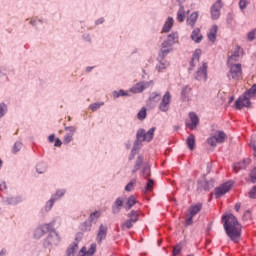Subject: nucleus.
I'll use <instances>...</instances> for the list:
<instances>
[{
  "label": "nucleus",
  "instance_id": "nucleus-16",
  "mask_svg": "<svg viewBox=\"0 0 256 256\" xmlns=\"http://www.w3.org/2000/svg\"><path fill=\"white\" fill-rule=\"evenodd\" d=\"M53 227H55V220L48 224H43L36 230V233H41V235H45V233H53V231H55Z\"/></svg>",
  "mask_w": 256,
  "mask_h": 256
},
{
  "label": "nucleus",
  "instance_id": "nucleus-29",
  "mask_svg": "<svg viewBox=\"0 0 256 256\" xmlns=\"http://www.w3.org/2000/svg\"><path fill=\"white\" fill-rule=\"evenodd\" d=\"M190 93H191V87L184 86L182 88L181 97H182L183 101H189Z\"/></svg>",
  "mask_w": 256,
  "mask_h": 256
},
{
  "label": "nucleus",
  "instance_id": "nucleus-47",
  "mask_svg": "<svg viewBox=\"0 0 256 256\" xmlns=\"http://www.w3.org/2000/svg\"><path fill=\"white\" fill-rule=\"evenodd\" d=\"M167 67H169V62H160V64L156 66V69L163 71V69H167Z\"/></svg>",
  "mask_w": 256,
  "mask_h": 256
},
{
  "label": "nucleus",
  "instance_id": "nucleus-25",
  "mask_svg": "<svg viewBox=\"0 0 256 256\" xmlns=\"http://www.w3.org/2000/svg\"><path fill=\"white\" fill-rule=\"evenodd\" d=\"M216 139V143H225V139L227 135L223 131H216L214 135H212Z\"/></svg>",
  "mask_w": 256,
  "mask_h": 256
},
{
  "label": "nucleus",
  "instance_id": "nucleus-2",
  "mask_svg": "<svg viewBox=\"0 0 256 256\" xmlns=\"http://www.w3.org/2000/svg\"><path fill=\"white\" fill-rule=\"evenodd\" d=\"M179 41V34L176 32H172L170 35H168L167 40L162 43V48L159 52V58L161 61L171 53L173 45Z\"/></svg>",
  "mask_w": 256,
  "mask_h": 256
},
{
  "label": "nucleus",
  "instance_id": "nucleus-1",
  "mask_svg": "<svg viewBox=\"0 0 256 256\" xmlns=\"http://www.w3.org/2000/svg\"><path fill=\"white\" fill-rule=\"evenodd\" d=\"M223 227L226 231V235L233 241V243H239L241 241V229L239 220L233 214H227L222 216Z\"/></svg>",
  "mask_w": 256,
  "mask_h": 256
},
{
  "label": "nucleus",
  "instance_id": "nucleus-62",
  "mask_svg": "<svg viewBox=\"0 0 256 256\" xmlns=\"http://www.w3.org/2000/svg\"><path fill=\"white\" fill-rule=\"evenodd\" d=\"M104 22H105V19L100 18V19L96 20V25H101V23H104Z\"/></svg>",
  "mask_w": 256,
  "mask_h": 256
},
{
  "label": "nucleus",
  "instance_id": "nucleus-64",
  "mask_svg": "<svg viewBox=\"0 0 256 256\" xmlns=\"http://www.w3.org/2000/svg\"><path fill=\"white\" fill-rule=\"evenodd\" d=\"M7 253V250H5V249H2L1 250V252H0V256H3V255H5Z\"/></svg>",
  "mask_w": 256,
  "mask_h": 256
},
{
  "label": "nucleus",
  "instance_id": "nucleus-5",
  "mask_svg": "<svg viewBox=\"0 0 256 256\" xmlns=\"http://www.w3.org/2000/svg\"><path fill=\"white\" fill-rule=\"evenodd\" d=\"M59 243H61V237L56 231H52L44 240L43 246L46 249H51V247H55V245H59Z\"/></svg>",
  "mask_w": 256,
  "mask_h": 256
},
{
  "label": "nucleus",
  "instance_id": "nucleus-19",
  "mask_svg": "<svg viewBox=\"0 0 256 256\" xmlns=\"http://www.w3.org/2000/svg\"><path fill=\"white\" fill-rule=\"evenodd\" d=\"M251 164V159H245L233 165V171L238 173L240 169H247V165Z\"/></svg>",
  "mask_w": 256,
  "mask_h": 256
},
{
  "label": "nucleus",
  "instance_id": "nucleus-49",
  "mask_svg": "<svg viewBox=\"0 0 256 256\" xmlns=\"http://www.w3.org/2000/svg\"><path fill=\"white\" fill-rule=\"evenodd\" d=\"M187 218H186V221H185V225L186 227H189V225H193V217L194 216H191V214H186Z\"/></svg>",
  "mask_w": 256,
  "mask_h": 256
},
{
  "label": "nucleus",
  "instance_id": "nucleus-34",
  "mask_svg": "<svg viewBox=\"0 0 256 256\" xmlns=\"http://www.w3.org/2000/svg\"><path fill=\"white\" fill-rule=\"evenodd\" d=\"M141 165H143V156L138 157V160L136 161V164L134 166V169L132 170V173H137V171L141 169Z\"/></svg>",
  "mask_w": 256,
  "mask_h": 256
},
{
  "label": "nucleus",
  "instance_id": "nucleus-53",
  "mask_svg": "<svg viewBox=\"0 0 256 256\" xmlns=\"http://www.w3.org/2000/svg\"><path fill=\"white\" fill-rule=\"evenodd\" d=\"M250 179L252 183H256V167L250 172Z\"/></svg>",
  "mask_w": 256,
  "mask_h": 256
},
{
  "label": "nucleus",
  "instance_id": "nucleus-6",
  "mask_svg": "<svg viewBox=\"0 0 256 256\" xmlns=\"http://www.w3.org/2000/svg\"><path fill=\"white\" fill-rule=\"evenodd\" d=\"M236 109H243V107H251V96L246 92L235 101Z\"/></svg>",
  "mask_w": 256,
  "mask_h": 256
},
{
  "label": "nucleus",
  "instance_id": "nucleus-48",
  "mask_svg": "<svg viewBox=\"0 0 256 256\" xmlns=\"http://www.w3.org/2000/svg\"><path fill=\"white\" fill-rule=\"evenodd\" d=\"M72 141H73V134H67L66 136H64V140H63L64 145H69V143Z\"/></svg>",
  "mask_w": 256,
  "mask_h": 256
},
{
  "label": "nucleus",
  "instance_id": "nucleus-13",
  "mask_svg": "<svg viewBox=\"0 0 256 256\" xmlns=\"http://www.w3.org/2000/svg\"><path fill=\"white\" fill-rule=\"evenodd\" d=\"M107 231H108V228L106 225L101 224L99 226V230L96 236V241L99 245H101V243H103V241L107 239Z\"/></svg>",
  "mask_w": 256,
  "mask_h": 256
},
{
  "label": "nucleus",
  "instance_id": "nucleus-32",
  "mask_svg": "<svg viewBox=\"0 0 256 256\" xmlns=\"http://www.w3.org/2000/svg\"><path fill=\"white\" fill-rule=\"evenodd\" d=\"M177 21L183 23L185 21V8L183 5H180L179 10L177 12Z\"/></svg>",
  "mask_w": 256,
  "mask_h": 256
},
{
  "label": "nucleus",
  "instance_id": "nucleus-9",
  "mask_svg": "<svg viewBox=\"0 0 256 256\" xmlns=\"http://www.w3.org/2000/svg\"><path fill=\"white\" fill-rule=\"evenodd\" d=\"M231 187H233V183L226 182V183L222 184L220 187L215 188L216 199L223 197V195H225V193H229V191H231Z\"/></svg>",
  "mask_w": 256,
  "mask_h": 256
},
{
  "label": "nucleus",
  "instance_id": "nucleus-61",
  "mask_svg": "<svg viewBox=\"0 0 256 256\" xmlns=\"http://www.w3.org/2000/svg\"><path fill=\"white\" fill-rule=\"evenodd\" d=\"M48 141L50 143H53V141H55V134H51L49 137H48Z\"/></svg>",
  "mask_w": 256,
  "mask_h": 256
},
{
  "label": "nucleus",
  "instance_id": "nucleus-27",
  "mask_svg": "<svg viewBox=\"0 0 256 256\" xmlns=\"http://www.w3.org/2000/svg\"><path fill=\"white\" fill-rule=\"evenodd\" d=\"M79 249V245L77 243H72L67 251H66V255L67 256H75V253H77V250Z\"/></svg>",
  "mask_w": 256,
  "mask_h": 256
},
{
  "label": "nucleus",
  "instance_id": "nucleus-35",
  "mask_svg": "<svg viewBox=\"0 0 256 256\" xmlns=\"http://www.w3.org/2000/svg\"><path fill=\"white\" fill-rule=\"evenodd\" d=\"M100 217H101L100 211L93 212L89 216V221H91L92 223H95L97 222V219H99Z\"/></svg>",
  "mask_w": 256,
  "mask_h": 256
},
{
  "label": "nucleus",
  "instance_id": "nucleus-17",
  "mask_svg": "<svg viewBox=\"0 0 256 256\" xmlns=\"http://www.w3.org/2000/svg\"><path fill=\"white\" fill-rule=\"evenodd\" d=\"M123 203H125V198L123 197H118L114 204L112 205V213L114 215H117V213L121 212V208L123 207Z\"/></svg>",
  "mask_w": 256,
  "mask_h": 256
},
{
  "label": "nucleus",
  "instance_id": "nucleus-44",
  "mask_svg": "<svg viewBox=\"0 0 256 256\" xmlns=\"http://www.w3.org/2000/svg\"><path fill=\"white\" fill-rule=\"evenodd\" d=\"M207 143L208 145H210L211 147H217V140L215 139V137L212 135L207 139Z\"/></svg>",
  "mask_w": 256,
  "mask_h": 256
},
{
  "label": "nucleus",
  "instance_id": "nucleus-11",
  "mask_svg": "<svg viewBox=\"0 0 256 256\" xmlns=\"http://www.w3.org/2000/svg\"><path fill=\"white\" fill-rule=\"evenodd\" d=\"M153 85V81L150 82H138L136 85H134L130 91L131 93H143L145 89H149Z\"/></svg>",
  "mask_w": 256,
  "mask_h": 256
},
{
  "label": "nucleus",
  "instance_id": "nucleus-24",
  "mask_svg": "<svg viewBox=\"0 0 256 256\" xmlns=\"http://www.w3.org/2000/svg\"><path fill=\"white\" fill-rule=\"evenodd\" d=\"M173 17H168V19L165 21L164 26L162 28L163 33H169L171 29L173 28Z\"/></svg>",
  "mask_w": 256,
  "mask_h": 256
},
{
  "label": "nucleus",
  "instance_id": "nucleus-15",
  "mask_svg": "<svg viewBox=\"0 0 256 256\" xmlns=\"http://www.w3.org/2000/svg\"><path fill=\"white\" fill-rule=\"evenodd\" d=\"M201 49H196L192 55L191 61H190V67L189 71H193V67H197L199 64V61L201 59Z\"/></svg>",
  "mask_w": 256,
  "mask_h": 256
},
{
  "label": "nucleus",
  "instance_id": "nucleus-63",
  "mask_svg": "<svg viewBox=\"0 0 256 256\" xmlns=\"http://www.w3.org/2000/svg\"><path fill=\"white\" fill-rule=\"evenodd\" d=\"M240 209H241V204L237 203L235 205V211L239 212Z\"/></svg>",
  "mask_w": 256,
  "mask_h": 256
},
{
  "label": "nucleus",
  "instance_id": "nucleus-56",
  "mask_svg": "<svg viewBox=\"0 0 256 256\" xmlns=\"http://www.w3.org/2000/svg\"><path fill=\"white\" fill-rule=\"evenodd\" d=\"M153 190V180L148 179L146 183V191H152Z\"/></svg>",
  "mask_w": 256,
  "mask_h": 256
},
{
  "label": "nucleus",
  "instance_id": "nucleus-8",
  "mask_svg": "<svg viewBox=\"0 0 256 256\" xmlns=\"http://www.w3.org/2000/svg\"><path fill=\"white\" fill-rule=\"evenodd\" d=\"M207 69V63L203 62L202 66H200L194 74V79H196V81H207Z\"/></svg>",
  "mask_w": 256,
  "mask_h": 256
},
{
  "label": "nucleus",
  "instance_id": "nucleus-14",
  "mask_svg": "<svg viewBox=\"0 0 256 256\" xmlns=\"http://www.w3.org/2000/svg\"><path fill=\"white\" fill-rule=\"evenodd\" d=\"M243 53V48L237 46L231 56H229L227 65L235 64V62L239 61L241 54Z\"/></svg>",
  "mask_w": 256,
  "mask_h": 256
},
{
  "label": "nucleus",
  "instance_id": "nucleus-43",
  "mask_svg": "<svg viewBox=\"0 0 256 256\" xmlns=\"http://www.w3.org/2000/svg\"><path fill=\"white\" fill-rule=\"evenodd\" d=\"M103 105H105L104 102L94 103V104L90 105V109H92L93 111H97L98 109H101V107H103Z\"/></svg>",
  "mask_w": 256,
  "mask_h": 256
},
{
  "label": "nucleus",
  "instance_id": "nucleus-3",
  "mask_svg": "<svg viewBox=\"0 0 256 256\" xmlns=\"http://www.w3.org/2000/svg\"><path fill=\"white\" fill-rule=\"evenodd\" d=\"M229 71L227 74L228 79L231 81H239L243 78V68L241 63L238 64H228Z\"/></svg>",
  "mask_w": 256,
  "mask_h": 256
},
{
  "label": "nucleus",
  "instance_id": "nucleus-36",
  "mask_svg": "<svg viewBox=\"0 0 256 256\" xmlns=\"http://www.w3.org/2000/svg\"><path fill=\"white\" fill-rule=\"evenodd\" d=\"M131 227H133V222L129 219L121 224L122 231H127V229H131Z\"/></svg>",
  "mask_w": 256,
  "mask_h": 256
},
{
  "label": "nucleus",
  "instance_id": "nucleus-18",
  "mask_svg": "<svg viewBox=\"0 0 256 256\" xmlns=\"http://www.w3.org/2000/svg\"><path fill=\"white\" fill-rule=\"evenodd\" d=\"M189 117L191 123L186 122V127H189V129H197V126L199 125V117H197V114H195V112H190Z\"/></svg>",
  "mask_w": 256,
  "mask_h": 256
},
{
  "label": "nucleus",
  "instance_id": "nucleus-51",
  "mask_svg": "<svg viewBox=\"0 0 256 256\" xmlns=\"http://www.w3.org/2000/svg\"><path fill=\"white\" fill-rule=\"evenodd\" d=\"M7 113V105L5 103L0 104V118Z\"/></svg>",
  "mask_w": 256,
  "mask_h": 256
},
{
  "label": "nucleus",
  "instance_id": "nucleus-26",
  "mask_svg": "<svg viewBox=\"0 0 256 256\" xmlns=\"http://www.w3.org/2000/svg\"><path fill=\"white\" fill-rule=\"evenodd\" d=\"M197 19H199V13L193 12L188 18H187V24L191 27H195V23H197Z\"/></svg>",
  "mask_w": 256,
  "mask_h": 256
},
{
  "label": "nucleus",
  "instance_id": "nucleus-58",
  "mask_svg": "<svg viewBox=\"0 0 256 256\" xmlns=\"http://www.w3.org/2000/svg\"><path fill=\"white\" fill-rule=\"evenodd\" d=\"M255 39V31L248 33V41H253Z\"/></svg>",
  "mask_w": 256,
  "mask_h": 256
},
{
  "label": "nucleus",
  "instance_id": "nucleus-42",
  "mask_svg": "<svg viewBox=\"0 0 256 256\" xmlns=\"http://www.w3.org/2000/svg\"><path fill=\"white\" fill-rule=\"evenodd\" d=\"M135 183H137V180L133 179L131 180L125 187V191H133V188L135 187Z\"/></svg>",
  "mask_w": 256,
  "mask_h": 256
},
{
  "label": "nucleus",
  "instance_id": "nucleus-28",
  "mask_svg": "<svg viewBox=\"0 0 256 256\" xmlns=\"http://www.w3.org/2000/svg\"><path fill=\"white\" fill-rule=\"evenodd\" d=\"M186 144L188 149H190V151H193V149H195V135H189L186 139Z\"/></svg>",
  "mask_w": 256,
  "mask_h": 256
},
{
  "label": "nucleus",
  "instance_id": "nucleus-31",
  "mask_svg": "<svg viewBox=\"0 0 256 256\" xmlns=\"http://www.w3.org/2000/svg\"><path fill=\"white\" fill-rule=\"evenodd\" d=\"M128 220L137 223L139 221V212L132 210L130 213H128Z\"/></svg>",
  "mask_w": 256,
  "mask_h": 256
},
{
  "label": "nucleus",
  "instance_id": "nucleus-50",
  "mask_svg": "<svg viewBox=\"0 0 256 256\" xmlns=\"http://www.w3.org/2000/svg\"><path fill=\"white\" fill-rule=\"evenodd\" d=\"M45 164L44 163H40L36 166V171L37 173H45Z\"/></svg>",
  "mask_w": 256,
  "mask_h": 256
},
{
  "label": "nucleus",
  "instance_id": "nucleus-12",
  "mask_svg": "<svg viewBox=\"0 0 256 256\" xmlns=\"http://www.w3.org/2000/svg\"><path fill=\"white\" fill-rule=\"evenodd\" d=\"M65 195V190H58L52 197L51 199L46 203L45 209L46 211H51L55 201L58 199H61Z\"/></svg>",
  "mask_w": 256,
  "mask_h": 256
},
{
  "label": "nucleus",
  "instance_id": "nucleus-37",
  "mask_svg": "<svg viewBox=\"0 0 256 256\" xmlns=\"http://www.w3.org/2000/svg\"><path fill=\"white\" fill-rule=\"evenodd\" d=\"M127 95L129 94L127 92H124L123 90H119L118 92L117 91L113 92L114 99H118V97H127Z\"/></svg>",
  "mask_w": 256,
  "mask_h": 256
},
{
  "label": "nucleus",
  "instance_id": "nucleus-57",
  "mask_svg": "<svg viewBox=\"0 0 256 256\" xmlns=\"http://www.w3.org/2000/svg\"><path fill=\"white\" fill-rule=\"evenodd\" d=\"M7 205H17V199L16 198H8L6 200Z\"/></svg>",
  "mask_w": 256,
  "mask_h": 256
},
{
  "label": "nucleus",
  "instance_id": "nucleus-39",
  "mask_svg": "<svg viewBox=\"0 0 256 256\" xmlns=\"http://www.w3.org/2000/svg\"><path fill=\"white\" fill-rule=\"evenodd\" d=\"M21 149H23V143H21L20 141L16 142L13 146V153H19V151H21Z\"/></svg>",
  "mask_w": 256,
  "mask_h": 256
},
{
  "label": "nucleus",
  "instance_id": "nucleus-30",
  "mask_svg": "<svg viewBox=\"0 0 256 256\" xmlns=\"http://www.w3.org/2000/svg\"><path fill=\"white\" fill-rule=\"evenodd\" d=\"M136 203H137V198L134 195L130 196L125 205L126 211H129V209H131V207L136 205Z\"/></svg>",
  "mask_w": 256,
  "mask_h": 256
},
{
  "label": "nucleus",
  "instance_id": "nucleus-20",
  "mask_svg": "<svg viewBox=\"0 0 256 256\" xmlns=\"http://www.w3.org/2000/svg\"><path fill=\"white\" fill-rule=\"evenodd\" d=\"M202 209H203V204L202 203H196V204L189 207L188 215H191L192 217H195V215H197V213H200Z\"/></svg>",
  "mask_w": 256,
  "mask_h": 256
},
{
  "label": "nucleus",
  "instance_id": "nucleus-10",
  "mask_svg": "<svg viewBox=\"0 0 256 256\" xmlns=\"http://www.w3.org/2000/svg\"><path fill=\"white\" fill-rule=\"evenodd\" d=\"M223 7V2L221 1H216L211 9H210V13H211V17L214 20L219 19V17H221V9Z\"/></svg>",
  "mask_w": 256,
  "mask_h": 256
},
{
  "label": "nucleus",
  "instance_id": "nucleus-46",
  "mask_svg": "<svg viewBox=\"0 0 256 256\" xmlns=\"http://www.w3.org/2000/svg\"><path fill=\"white\" fill-rule=\"evenodd\" d=\"M243 221H251V210H246L242 216Z\"/></svg>",
  "mask_w": 256,
  "mask_h": 256
},
{
  "label": "nucleus",
  "instance_id": "nucleus-22",
  "mask_svg": "<svg viewBox=\"0 0 256 256\" xmlns=\"http://www.w3.org/2000/svg\"><path fill=\"white\" fill-rule=\"evenodd\" d=\"M191 39L192 41H195V43H201L203 40V35H201V30L199 28H196L192 31Z\"/></svg>",
  "mask_w": 256,
  "mask_h": 256
},
{
  "label": "nucleus",
  "instance_id": "nucleus-54",
  "mask_svg": "<svg viewBox=\"0 0 256 256\" xmlns=\"http://www.w3.org/2000/svg\"><path fill=\"white\" fill-rule=\"evenodd\" d=\"M250 199H256V186H253L252 189L249 192Z\"/></svg>",
  "mask_w": 256,
  "mask_h": 256
},
{
  "label": "nucleus",
  "instance_id": "nucleus-38",
  "mask_svg": "<svg viewBox=\"0 0 256 256\" xmlns=\"http://www.w3.org/2000/svg\"><path fill=\"white\" fill-rule=\"evenodd\" d=\"M250 147L253 149L254 152V158L256 159V135L252 136L250 141Z\"/></svg>",
  "mask_w": 256,
  "mask_h": 256
},
{
  "label": "nucleus",
  "instance_id": "nucleus-60",
  "mask_svg": "<svg viewBox=\"0 0 256 256\" xmlns=\"http://www.w3.org/2000/svg\"><path fill=\"white\" fill-rule=\"evenodd\" d=\"M54 145L55 147H61V145H63V142L60 139H57Z\"/></svg>",
  "mask_w": 256,
  "mask_h": 256
},
{
  "label": "nucleus",
  "instance_id": "nucleus-4",
  "mask_svg": "<svg viewBox=\"0 0 256 256\" xmlns=\"http://www.w3.org/2000/svg\"><path fill=\"white\" fill-rule=\"evenodd\" d=\"M156 129L157 128L152 127L147 132L145 129H139L136 134V143H143V141H146V143H151V141H153V137L155 136Z\"/></svg>",
  "mask_w": 256,
  "mask_h": 256
},
{
  "label": "nucleus",
  "instance_id": "nucleus-21",
  "mask_svg": "<svg viewBox=\"0 0 256 256\" xmlns=\"http://www.w3.org/2000/svg\"><path fill=\"white\" fill-rule=\"evenodd\" d=\"M217 31H219V27H217V25H213L208 32L207 37L212 43L217 41Z\"/></svg>",
  "mask_w": 256,
  "mask_h": 256
},
{
  "label": "nucleus",
  "instance_id": "nucleus-55",
  "mask_svg": "<svg viewBox=\"0 0 256 256\" xmlns=\"http://www.w3.org/2000/svg\"><path fill=\"white\" fill-rule=\"evenodd\" d=\"M180 253H181V245L178 244V245H176V246L173 248V255H174V256H177V255H179Z\"/></svg>",
  "mask_w": 256,
  "mask_h": 256
},
{
  "label": "nucleus",
  "instance_id": "nucleus-40",
  "mask_svg": "<svg viewBox=\"0 0 256 256\" xmlns=\"http://www.w3.org/2000/svg\"><path fill=\"white\" fill-rule=\"evenodd\" d=\"M92 222L90 220H87L82 225V231H91Z\"/></svg>",
  "mask_w": 256,
  "mask_h": 256
},
{
  "label": "nucleus",
  "instance_id": "nucleus-33",
  "mask_svg": "<svg viewBox=\"0 0 256 256\" xmlns=\"http://www.w3.org/2000/svg\"><path fill=\"white\" fill-rule=\"evenodd\" d=\"M146 118H147V108L142 107L141 110L137 114V119H139V121H143Z\"/></svg>",
  "mask_w": 256,
  "mask_h": 256
},
{
  "label": "nucleus",
  "instance_id": "nucleus-59",
  "mask_svg": "<svg viewBox=\"0 0 256 256\" xmlns=\"http://www.w3.org/2000/svg\"><path fill=\"white\" fill-rule=\"evenodd\" d=\"M3 189H7V183L5 181L0 182V191H3Z\"/></svg>",
  "mask_w": 256,
  "mask_h": 256
},
{
  "label": "nucleus",
  "instance_id": "nucleus-41",
  "mask_svg": "<svg viewBox=\"0 0 256 256\" xmlns=\"http://www.w3.org/2000/svg\"><path fill=\"white\" fill-rule=\"evenodd\" d=\"M159 99H161V94L157 93V92H153L150 96V101L157 103V101H159Z\"/></svg>",
  "mask_w": 256,
  "mask_h": 256
},
{
  "label": "nucleus",
  "instance_id": "nucleus-52",
  "mask_svg": "<svg viewBox=\"0 0 256 256\" xmlns=\"http://www.w3.org/2000/svg\"><path fill=\"white\" fill-rule=\"evenodd\" d=\"M142 175L143 177H149V175H151V170L149 169V167L145 166L143 168Z\"/></svg>",
  "mask_w": 256,
  "mask_h": 256
},
{
  "label": "nucleus",
  "instance_id": "nucleus-23",
  "mask_svg": "<svg viewBox=\"0 0 256 256\" xmlns=\"http://www.w3.org/2000/svg\"><path fill=\"white\" fill-rule=\"evenodd\" d=\"M96 251H97V244L92 243L87 251L85 247H82V249L80 250V253H83L86 256H93L95 255Z\"/></svg>",
  "mask_w": 256,
  "mask_h": 256
},
{
  "label": "nucleus",
  "instance_id": "nucleus-45",
  "mask_svg": "<svg viewBox=\"0 0 256 256\" xmlns=\"http://www.w3.org/2000/svg\"><path fill=\"white\" fill-rule=\"evenodd\" d=\"M250 3H251V0H240L239 8L241 9V11H243V9H245Z\"/></svg>",
  "mask_w": 256,
  "mask_h": 256
},
{
  "label": "nucleus",
  "instance_id": "nucleus-7",
  "mask_svg": "<svg viewBox=\"0 0 256 256\" xmlns=\"http://www.w3.org/2000/svg\"><path fill=\"white\" fill-rule=\"evenodd\" d=\"M169 105H171V92L167 91L159 104V110L162 111V113H167V111H169Z\"/></svg>",
  "mask_w": 256,
  "mask_h": 256
}]
</instances>
